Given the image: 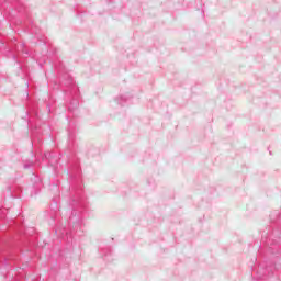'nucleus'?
Masks as SVG:
<instances>
[{"instance_id":"6e6552de","label":"nucleus","mask_w":281,"mask_h":281,"mask_svg":"<svg viewBox=\"0 0 281 281\" xmlns=\"http://www.w3.org/2000/svg\"><path fill=\"white\" fill-rule=\"evenodd\" d=\"M36 166V159H25L23 160L24 170H30V168H34Z\"/></svg>"},{"instance_id":"f8f14e48","label":"nucleus","mask_w":281,"mask_h":281,"mask_svg":"<svg viewBox=\"0 0 281 281\" xmlns=\"http://www.w3.org/2000/svg\"><path fill=\"white\" fill-rule=\"evenodd\" d=\"M121 100H124V102H126V100H128V98H126V95H121Z\"/></svg>"},{"instance_id":"f03ea898","label":"nucleus","mask_w":281,"mask_h":281,"mask_svg":"<svg viewBox=\"0 0 281 281\" xmlns=\"http://www.w3.org/2000/svg\"><path fill=\"white\" fill-rule=\"evenodd\" d=\"M1 54L5 56V58H11L14 60V65L16 67V76L19 78H25V68L21 65V61L16 59L18 56H23V58H30V49L25 46V43H16V40L13 37L7 44L2 43L0 47Z\"/></svg>"},{"instance_id":"0eeeda50","label":"nucleus","mask_w":281,"mask_h":281,"mask_svg":"<svg viewBox=\"0 0 281 281\" xmlns=\"http://www.w3.org/2000/svg\"><path fill=\"white\" fill-rule=\"evenodd\" d=\"M49 190L52 192L53 196V204H52V210H57L58 209V201L60 196V188H58V184L53 183L49 184Z\"/></svg>"},{"instance_id":"423d86ee","label":"nucleus","mask_w":281,"mask_h":281,"mask_svg":"<svg viewBox=\"0 0 281 281\" xmlns=\"http://www.w3.org/2000/svg\"><path fill=\"white\" fill-rule=\"evenodd\" d=\"M42 159L43 161H48V165L52 166V168H56V166H58L60 157H58V155H56V153L54 151H46L44 153Z\"/></svg>"},{"instance_id":"9d476101","label":"nucleus","mask_w":281,"mask_h":281,"mask_svg":"<svg viewBox=\"0 0 281 281\" xmlns=\"http://www.w3.org/2000/svg\"><path fill=\"white\" fill-rule=\"evenodd\" d=\"M63 80L66 87H74V77L71 75H65Z\"/></svg>"},{"instance_id":"f257e3e1","label":"nucleus","mask_w":281,"mask_h":281,"mask_svg":"<svg viewBox=\"0 0 281 281\" xmlns=\"http://www.w3.org/2000/svg\"><path fill=\"white\" fill-rule=\"evenodd\" d=\"M69 201V227H80L87 212V200L82 195V182L80 179H72Z\"/></svg>"},{"instance_id":"1a4fd4ad","label":"nucleus","mask_w":281,"mask_h":281,"mask_svg":"<svg viewBox=\"0 0 281 281\" xmlns=\"http://www.w3.org/2000/svg\"><path fill=\"white\" fill-rule=\"evenodd\" d=\"M75 139H76V134L71 132V125H70L69 132H68V148H74Z\"/></svg>"},{"instance_id":"20e7f679","label":"nucleus","mask_w":281,"mask_h":281,"mask_svg":"<svg viewBox=\"0 0 281 281\" xmlns=\"http://www.w3.org/2000/svg\"><path fill=\"white\" fill-rule=\"evenodd\" d=\"M266 251L268 254H271L272 256H280L281 255V247L278 240L276 239H269L266 241Z\"/></svg>"},{"instance_id":"9b49d317","label":"nucleus","mask_w":281,"mask_h":281,"mask_svg":"<svg viewBox=\"0 0 281 281\" xmlns=\"http://www.w3.org/2000/svg\"><path fill=\"white\" fill-rule=\"evenodd\" d=\"M78 106H80V103L78 102V100L77 99H72L70 101L69 106H68V110L69 111H76V109H78Z\"/></svg>"},{"instance_id":"7ed1b4c3","label":"nucleus","mask_w":281,"mask_h":281,"mask_svg":"<svg viewBox=\"0 0 281 281\" xmlns=\"http://www.w3.org/2000/svg\"><path fill=\"white\" fill-rule=\"evenodd\" d=\"M31 183V196H36V194H38L43 188V179H41V177H38L36 173H32Z\"/></svg>"},{"instance_id":"39448f33","label":"nucleus","mask_w":281,"mask_h":281,"mask_svg":"<svg viewBox=\"0 0 281 281\" xmlns=\"http://www.w3.org/2000/svg\"><path fill=\"white\" fill-rule=\"evenodd\" d=\"M273 276V267L272 266H266L260 265L257 270V278L259 280H265V278H269Z\"/></svg>"}]
</instances>
